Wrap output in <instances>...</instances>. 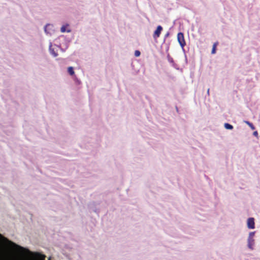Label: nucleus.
Returning <instances> with one entry per match:
<instances>
[{"label": "nucleus", "instance_id": "obj_1", "mask_svg": "<svg viewBox=\"0 0 260 260\" xmlns=\"http://www.w3.org/2000/svg\"><path fill=\"white\" fill-rule=\"evenodd\" d=\"M48 51L50 55L54 58L58 57L59 51H63L61 46L60 41L59 37L53 38L49 40Z\"/></svg>", "mask_w": 260, "mask_h": 260}, {"label": "nucleus", "instance_id": "obj_2", "mask_svg": "<svg viewBox=\"0 0 260 260\" xmlns=\"http://www.w3.org/2000/svg\"><path fill=\"white\" fill-rule=\"evenodd\" d=\"M247 247L248 249L253 250L255 246V232L252 231L248 233L246 237Z\"/></svg>", "mask_w": 260, "mask_h": 260}, {"label": "nucleus", "instance_id": "obj_3", "mask_svg": "<svg viewBox=\"0 0 260 260\" xmlns=\"http://www.w3.org/2000/svg\"><path fill=\"white\" fill-rule=\"evenodd\" d=\"M247 228L249 230H253L255 228V219L253 217H249L246 220Z\"/></svg>", "mask_w": 260, "mask_h": 260}, {"label": "nucleus", "instance_id": "obj_4", "mask_svg": "<svg viewBox=\"0 0 260 260\" xmlns=\"http://www.w3.org/2000/svg\"><path fill=\"white\" fill-rule=\"evenodd\" d=\"M177 41L181 47L183 49L185 45V41L184 38V35L182 32H179L177 35Z\"/></svg>", "mask_w": 260, "mask_h": 260}, {"label": "nucleus", "instance_id": "obj_5", "mask_svg": "<svg viewBox=\"0 0 260 260\" xmlns=\"http://www.w3.org/2000/svg\"><path fill=\"white\" fill-rule=\"evenodd\" d=\"M60 31L62 33H64V32L70 33V32H71V29L70 28L69 24H66L62 25L60 27Z\"/></svg>", "mask_w": 260, "mask_h": 260}, {"label": "nucleus", "instance_id": "obj_6", "mask_svg": "<svg viewBox=\"0 0 260 260\" xmlns=\"http://www.w3.org/2000/svg\"><path fill=\"white\" fill-rule=\"evenodd\" d=\"M162 30V28L160 25L157 26L156 29L155 30V31L153 33V37L154 39L158 38Z\"/></svg>", "mask_w": 260, "mask_h": 260}, {"label": "nucleus", "instance_id": "obj_7", "mask_svg": "<svg viewBox=\"0 0 260 260\" xmlns=\"http://www.w3.org/2000/svg\"><path fill=\"white\" fill-rule=\"evenodd\" d=\"M68 72L69 74L73 76L75 75V72L74 71V68L72 67H69L67 69Z\"/></svg>", "mask_w": 260, "mask_h": 260}, {"label": "nucleus", "instance_id": "obj_8", "mask_svg": "<svg viewBox=\"0 0 260 260\" xmlns=\"http://www.w3.org/2000/svg\"><path fill=\"white\" fill-rule=\"evenodd\" d=\"M224 127L225 129H229V130H231L233 128V125L228 123H225L224 124Z\"/></svg>", "mask_w": 260, "mask_h": 260}, {"label": "nucleus", "instance_id": "obj_9", "mask_svg": "<svg viewBox=\"0 0 260 260\" xmlns=\"http://www.w3.org/2000/svg\"><path fill=\"white\" fill-rule=\"evenodd\" d=\"M245 122L252 129H254L255 127L252 125V124H251V123L249 122L248 121H246Z\"/></svg>", "mask_w": 260, "mask_h": 260}, {"label": "nucleus", "instance_id": "obj_10", "mask_svg": "<svg viewBox=\"0 0 260 260\" xmlns=\"http://www.w3.org/2000/svg\"><path fill=\"white\" fill-rule=\"evenodd\" d=\"M140 52L138 50H136L135 51V55L136 56V57H138L140 55Z\"/></svg>", "mask_w": 260, "mask_h": 260}, {"label": "nucleus", "instance_id": "obj_11", "mask_svg": "<svg viewBox=\"0 0 260 260\" xmlns=\"http://www.w3.org/2000/svg\"><path fill=\"white\" fill-rule=\"evenodd\" d=\"M49 26H50V25H49V24H48V25H46L45 26V27H44V31H45V32L46 34H48V31H47V28L48 27H49Z\"/></svg>", "mask_w": 260, "mask_h": 260}, {"label": "nucleus", "instance_id": "obj_12", "mask_svg": "<svg viewBox=\"0 0 260 260\" xmlns=\"http://www.w3.org/2000/svg\"><path fill=\"white\" fill-rule=\"evenodd\" d=\"M215 53V46H213L212 50V53L214 54Z\"/></svg>", "mask_w": 260, "mask_h": 260}, {"label": "nucleus", "instance_id": "obj_13", "mask_svg": "<svg viewBox=\"0 0 260 260\" xmlns=\"http://www.w3.org/2000/svg\"><path fill=\"white\" fill-rule=\"evenodd\" d=\"M253 135H254V136H257V135H258L257 132L256 131L254 132L253 133Z\"/></svg>", "mask_w": 260, "mask_h": 260}]
</instances>
